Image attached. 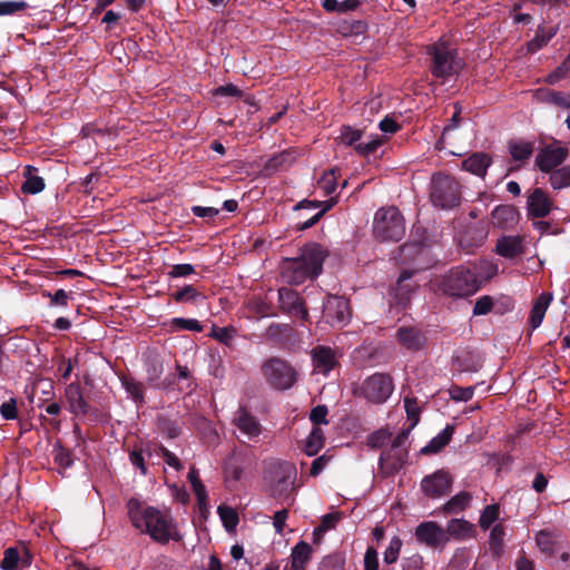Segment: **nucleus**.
Instances as JSON below:
<instances>
[{
    "instance_id": "nucleus-25",
    "label": "nucleus",
    "mask_w": 570,
    "mask_h": 570,
    "mask_svg": "<svg viewBox=\"0 0 570 570\" xmlns=\"http://www.w3.org/2000/svg\"><path fill=\"white\" fill-rule=\"evenodd\" d=\"M478 282V291L483 283L489 282L499 273L498 264L483 259L470 267Z\"/></svg>"
},
{
    "instance_id": "nucleus-61",
    "label": "nucleus",
    "mask_w": 570,
    "mask_h": 570,
    "mask_svg": "<svg viewBox=\"0 0 570 570\" xmlns=\"http://www.w3.org/2000/svg\"><path fill=\"white\" fill-rule=\"evenodd\" d=\"M364 570H379V554L375 548L368 547L364 556Z\"/></svg>"
},
{
    "instance_id": "nucleus-43",
    "label": "nucleus",
    "mask_w": 570,
    "mask_h": 570,
    "mask_svg": "<svg viewBox=\"0 0 570 570\" xmlns=\"http://www.w3.org/2000/svg\"><path fill=\"white\" fill-rule=\"evenodd\" d=\"M500 515V508L498 504H490L484 508L481 513L479 524L483 530H488Z\"/></svg>"
},
{
    "instance_id": "nucleus-4",
    "label": "nucleus",
    "mask_w": 570,
    "mask_h": 570,
    "mask_svg": "<svg viewBox=\"0 0 570 570\" xmlns=\"http://www.w3.org/2000/svg\"><path fill=\"white\" fill-rule=\"evenodd\" d=\"M373 233L382 242H400L405 235L401 212L394 206L380 208L374 215Z\"/></svg>"
},
{
    "instance_id": "nucleus-50",
    "label": "nucleus",
    "mask_w": 570,
    "mask_h": 570,
    "mask_svg": "<svg viewBox=\"0 0 570 570\" xmlns=\"http://www.w3.org/2000/svg\"><path fill=\"white\" fill-rule=\"evenodd\" d=\"M200 296L193 285H186L173 294L174 299L178 303L196 302Z\"/></svg>"
},
{
    "instance_id": "nucleus-10",
    "label": "nucleus",
    "mask_w": 570,
    "mask_h": 570,
    "mask_svg": "<svg viewBox=\"0 0 570 570\" xmlns=\"http://www.w3.org/2000/svg\"><path fill=\"white\" fill-rule=\"evenodd\" d=\"M233 424L236 428V431L238 432V439L242 441L247 440L257 442L259 435L263 432L262 424L259 423L257 417L254 416L244 407H239L235 412L233 417Z\"/></svg>"
},
{
    "instance_id": "nucleus-26",
    "label": "nucleus",
    "mask_w": 570,
    "mask_h": 570,
    "mask_svg": "<svg viewBox=\"0 0 570 570\" xmlns=\"http://www.w3.org/2000/svg\"><path fill=\"white\" fill-rule=\"evenodd\" d=\"M454 428L446 425L441 432H439L430 442L421 449L422 454H435L440 452L452 439Z\"/></svg>"
},
{
    "instance_id": "nucleus-8",
    "label": "nucleus",
    "mask_w": 570,
    "mask_h": 570,
    "mask_svg": "<svg viewBox=\"0 0 570 570\" xmlns=\"http://www.w3.org/2000/svg\"><path fill=\"white\" fill-rule=\"evenodd\" d=\"M267 382L276 390H288L296 382L295 370L284 360L273 357L262 367Z\"/></svg>"
},
{
    "instance_id": "nucleus-62",
    "label": "nucleus",
    "mask_w": 570,
    "mask_h": 570,
    "mask_svg": "<svg viewBox=\"0 0 570 570\" xmlns=\"http://www.w3.org/2000/svg\"><path fill=\"white\" fill-rule=\"evenodd\" d=\"M0 414L4 420H14L17 417V402L10 399L0 406Z\"/></svg>"
},
{
    "instance_id": "nucleus-53",
    "label": "nucleus",
    "mask_w": 570,
    "mask_h": 570,
    "mask_svg": "<svg viewBox=\"0 0 570 570\" xmlns=\"http://www.w3.org/2000/svg\"><path fill=\"white\" fill-rule=\"evenodd\" d=\"M494 305V299L492 296L483 295L475 301L473 307V315H487L491 312Z\"/></svg>"
},
{
    "instance_id": "nucleus-14",
    "label": "nucleus",
    "mask_w": 570,
    "mask_h": 570,
    "mask_svg": "<svg viewBox=\"0 0 570 570\" xmlns=\"http://www.w3.org/2000/svg\"><path fill=\"white\" fill-rule=\"evenodd\" d=\"M414 534L417 542L430 548H436L448 542L446 532L434 521L420 523Z\"/></svg>"
},
{
    "instance_id": "nucleus-6",
    "label": "nucleus",
    "mask_w": 570,
    "mask_h": 570,
    "mask_svg": "<svg viewBox=\"0 0 570 570\" xmlns=\"http://www.w3.org/2000/svg\"><path fill=\"white\" fill-rule=\"evenodd\" d=\"M430 53L433 56L432 73L434 77L448 80L459 73L462 65L454 49L440 42L430 49Z\"/></svg>"
},
{
    "instance_id": "nucleus-13",
    "label": "nucleus",
    "mask_w": 570,
    "mask_h": 570,
    "mask_svg": "<svg viewBox=\"0 0 570 570\" xmlns=\"http://www.w3.org/2000/svg\"><path fill=\"white\" fill-rule=\"evenodd\" d=\"M525 208L529 218H544L550 215L554 204L546 190L535 187L528 191Z\"/></svg>"
},
{
    "instance_id": "nucleus-12",
    "label": "nucleus",
    "mask_w": 570,
    "mask_h": 570,
    "mask_svg": "<svg viewBox=\"0 0 570 570\" xmlns=\"http://www.w3.org/2000/svg\"><path fill=\"white\" fill-rule=\"evenodd\" d=\"M568 155V148L559 145H548L538 151L535 166L542 173H550L559 168V166L566 161Z\"/></svg>"
},
{
    "instance_id": "nucleus-48",
    "label": "nucleus",
    "mask_w": 570,
    "mask_h": 570,
    "mask_svg": "<svg viewBox=\"0 0 570 570\" xmlns=\"http://www.w3.org/2000/svg\"><path fill=\"white\" fill-rule=\"evenodd\" d=\"M224 474L227 483L238 482L243 476V468L230 458L225 463Z\"/></svg>"
},
{
    "instance_id": "nucleus-56",
    "label": "nucleus",
    "mask_w": 570,
    "mask_h": 570,
    "mask_svg": "<svg viewBox=\"0 0 570 570\" xmlns=\"http://www.w3.org/2000/svg\"><path fill=\"white\" fill-rule=\"evenodd\" d=\"M474 394V387L468 386V387H461V386H453L450 390V396L454 401L459 402H468L473 397Z\"/></svg>"
},
{
    "instance_id": "nucleus-58",
    "label": "nucleus",
    "mask_w": 570,
    "mask_h": 570,
    "mask_svg": "<svg viewBox=\"0 0 570 570\" xmlns=\"http://www.w3.org/2000/svg\"><path fill=\"white\" fill-rule=\"evenodd\" d=\"M328 410L325 405H317L312 409L309 413V420L313 422L315 426L321 424H327L328 421L326 419Z\"/></svg>"
},
{
    "instance_id": "nucleus-7",
    "label": "nucleus",
    "mask_w": 570,
    "mask_h": 570,
    "mask_svg": "<svg viewBox=\"0 0 570 570\" xmlns=\"http://www.w3.org/2000/svg\"><path fill=\"white\" fill-rule=\"evenodd\" d=\"M431 202L435 207L451 209L459 205V184L454 178L438 174L432 178Z\"/></svg>"
},
{
    "instance_id": "nucleus-18",
    "label": "nucleus",
    "mask_w": 570,
    "mask_h": 570,
    "mask_svg": "<svg viewBox=\"0 0 570 570\" xmlns=\"http://www.w3.org/2000/svg\"><path fill=\"white\" fill-rule=\"evenodd\" d=\"M336 204V200L334 198H331L326 202H315V200H302L297 205H295V210H303V209H309L315 210L317 208H321L316 214H314L312 217L307 218L306 220L298 224L297 228L299 230H305L314 226L320 218L330 210L334 205Z\"/></svg>"
},
{
    "instance_id": "nucleus-52",
    "label": "nucleus",
    "mask_w": 570,
    "mask_h": 570,
    "mask_svg": "<svg viewBox=\"0 0 570 570\" xmlns=\"http://www.w3.org/2000/svg\"><path fill=\"white\" fill-rule=\"evenodd\" d=\"M392 433L387 430H379L368 436L367 443L371 448H383L390 442Z\"/></svg>"
},
{
    "instance_id": "nucleus-55",
    "label": "nucleus",
    "mask_w": 570,
    "mask_h": 570,
    "mask_svg": "<svg viewBox=\"0 0 570 570\" xmlns=\"http://www.w3.org/2000/svg\"><path fill=\"white\" fill-rule=\"evenodd\" d=\"M28 7L24 1H0V16H11Z\"/></svg>"
},
{
    "instance_id": "nucleus-1",
    "label": "nucleus",
    "mask_w": 570,
    "mask_h": 570,
    "mask_svg": "<svg viewBox=\"0 0 570 570\" xmlns=\"http://www.w3.org/2000/svg\"><path fill=\"white\" fill-rule=\"evenodd\" d=\"M127 514L136 530L148 534L156 542L166 543L180 538L168 511L159 510L137 498H131L127 502Z\"/></svg>"
},
{
    "instance_id": "nucleus-60",
    "label": "nucleus",
    "mask_w": 570,
    "mask_h": 570,
    "mask_svg": "<svg viewBox=\"0 0 570 570\" xmlns=\"http://www.w3.org/2000/svg\"><path fill=\"white\" fill-rule=\"evenodd\" d=\"M195 273V267L191 264H176L168 272V276L173 278L186 277Z\"/></svg>"
},
{
    "instance_id": "nucleus-40",
    "label": "nucleus",
    "mask_w": 570,
    "mask_h": 570,
    "mask_svg": "<svg viewBox=\"0 0 570 570\" xmlns=\"http://www.w3.org/2000/svg\"><path fill=\"white\" fill-rule=\"evenodd\" d=\"M504 529L502 524H495L490 532L489 546L494 556H500L503 551Z\"/></svg>"
},
{
    "instance_id": "nucleus-11",
    "label": "nucleus",
    "mask_w": 570,
    "mask_h": 570,
    "mask_svg": "<svg viewBox=\"0 0 570 570\" xmlns=\"http://www.w3.org/2000/svg\"><path fill=\"white\" fill-rule=\"evenodd\" d=\"M323 315L332 326H344L351 318L348 303L344 297L330 295L323 304Z\"/></svg>"
},
{
    "instance_id": "nucleus-22",
    "label": "nucleus",
    "mask_w": 570,
    "mask_h": 570,
    "mask_svg": "<svg viewBox=\"0 0 570 570\" xmlns=\"http://www.w3.org/2000/svg\"><path fill=\"white\" fill-rule=\"evenodd\" d=\"M552 299L553 296L551 293L543 292L534 301L529 316V325L532 331L537 330L542 324Z\"/></svg>"
},
{
    "instance_id": "nucleus-44",
    "label": "nucleus",
    "mask_w": 570,
    "mask_h": 570,
    "mask_svg": "<svg viewBox=\"0 0 570 570\" xmlns=\"http://www.w3.org/2000/svg\"><path fill=\"white\" fill-rule=\"evenodd\" d=\"M539 95L540 98L547 102L563 108H570V95H564L560 91H542L539 92Z\"/></svg>"
},
{
    "instance_id": "nucleus-42",
    "label": "nucleus",
    "mask_w": 570,
    "mask_h": 570,
    "mask_svg": "<svg viewBox=\"0 0 570 570\" xmlns=\"http://www.w3.org/2000/svg\"><path fill=\"white\" fill-rule=\"evenodd\" d=\"M362 137V131L358 129H355L351 126H343L341 128L340 135L337 139L344 146H353L355 148V145L358 144Z\"/></svg>"
},
{
    "instance_id": "nucleus-21",
    "label": "nucleus",
    "mask_w": 570,
    "mask_h": 570,
    "mask_svg": "<svg viewBox=\"0 0 570 570\" xmlns=\"http://www.w3.org/2000/svg\"><path fill=\"white\" fill-rule=\"evenodd\" d=\"M524 250L521 236H502L497 240L495 252L498 255L512 259Z\"/></svg>"
},
{
    "instance_id": "nucleus-2",
    "label": "nucleus",
    "mask_w": 570,
    "mask_h": 570,
    "mask_svg": "<svg viewBox=\"0 0 570 570\" xmlns=\"http://www.w3.org/2000/svg\"><path fill=\"white\" fill-rule=\"evenodd\" d=\"M325 252L320 244L304 246L301 255L287 258L282 265V277L288 284H302L308 278L318 276L323 268Z\"/></svg>"
},
{
    "instance_id": "nucleus-30",
    "label": "nucleus",
    "mask_w": 570,
    "mask_h": 570,
    "mask_svg": "<svg viewBox=\"0 0 570 570\" xmlns=\"http://www.w3.org/2000/svg\"><path fill=\"white\" fill-rule=\"evenodd\" d=\"M37 169L31 166H27L23 171L24 181L22 184V191L24 194L36 195L45 189V180L38 176Z\"/></svg>"
},
{
    "instance_id": "nucleus-28",
    "label": "nucleus",
    "mask_w": 570,
    "mask_h": 570,
    "mask_svg": "<svg viewBox=\"0 0 570 570\" xmlns=\"http://www.w3.org/2000/svg\"><path fill=\"white\" fill-rule=\"evenodd\" d=\"M491 161L485 154L476 153L463 161V168L476 176L484 177Z\"/></svg>"
},
{
    "instance_id": "nucleus-23",
    "label": "nucleus",
    "mask_w": 570,
    "mask_h": 570,
    "mask_svg": "<svg viewBox=\"0 0 570 570\" xmlns=\"http://www.w3.org/2000/svg\"><path fill=\"white\" fill-rule=\"evenodd\" d=\"M65 395L69 411L75 415H85L88 412V404L82 395L79 384L71 383L66 387Z\"/></svg>"
},
{
    "instance_id": "nucleus-36",
    "label": "nucleus",
    "mask_w": 570,
    "mask_h": 570,
    "mask_svg": "<svg viewBox=\"0 0 570 570\" xmlns=\"http://www.w3.org/2000/svg\"><path fill=\"white\" fill-rule=\"evenodd\" d=\"M472 500L469 492H460L452 497L443 507L448 513H459L466 509Z\"/></svg>"
},
{
    "instance_id": "nucleus-27",
    "label": "nucleus",
    "mask_w": 570,
    "mask_h": 570,
    "mask_svg": "<svg viewBox=\"0 0 570 570\" xmlns=\"http://www.w3.org/2000/svg\"><path fill=\"white\" fill-rule=\"evenodd\" d=\"M446 535H451L458 540L470 539L473 537V525L464 519H452L446 525Z\"/></svg>"
},
{
    "instance_id": "nucleus-20",
    "label": "nucleus",
    "mask_w": 570,
    "mask_h": 570,
    "mask_svg": "<svg viewBox=\"0 0 570 570\" xmlns=\"http://www.w3.org/2000/svg\"><path fill=\"white\" fill-rule=\"evenodd\" d=\"M493 226L510 229L519 222V212L511 205L497 206L491 214Z\"/></svg>"
},
{
    "instance_id": "nucleus-34",
    "label": "nucleus",
    "mask_w": 570,
    "mask_h": 570,
    "mask_svg": "<svg viewBox=\"0 0 570 570\" xmlns=\"http://www.w3.org/2000/svg\"><path fill=\"white\" fill-rule=\"evenodd\" d=\"M557 28H539L533 39L528 42V50L530 52H537L541 48L548 45V42L556 36Z\"/></svg>"
},
{
    "instance_id": "nucleus-33",
    "label": "nucleus",
    "mask_w": 570,
    "mask_h": 570,
    "mask_svg": "<svg viewBox=\"0 0 570 570\" xmlns=\"http://www.w3.org/2000/svg\"><path fill=\"white\" fill-rule=\"evenodd\" d=\"M121 386L125 389L128 396L136 403L140 404L144 402V386L142 383L137 382L132 377L122 376L120 377Z\"/></svg>"
},
{
    "instance_id": "nucleus-9",
    "label": "nucleus",
    "mask_w": 570,
    "mask_h": 570,
    "mask_svg": "<svg viewBox=\"0 0 570 570\" xmlns=\"http://www.w3.org/2000/svg\"><path fill=\"white\" fill-rule=\"evenodd\" d=\"M296 478L297 471L292 463H279L275 473V482L272 488L273 495L275 498L288 500L289 503H292L294 501L292 498V492L295 488Z\"/></svg>"
},
{
    "instance_id": "nucleus-16",
    "label": "nucleus",
    "mask_w": 570,
    "mask_h": 570,
    "mask_svg": "<svg viewBox=\"0 0 570 570\" xmlns=\"http://www.w3.org/2000/svg\"><path fill=\"white\" fill-rule=\"evenodd\" d=\"M423 492L432 498H440L451 488V478L448 472L439 470L425 476L421 483Z\"/></svg>"
},
{
    "instance_id": "nucleus-51",
    "label": "nucleus",
    "mask_w": 570,
    "mask_h": 570,
    "mask_svg": "<svg viewBox=\"0 0 570 570\" xmlns=\"http://www.w3.org/2000/svg\"><path fill=\"white\" fill-rule=\"evenodd\" d=\"M342 514L340 512L327 513L322 518L321 524L315 529L314 533H325L336 527L341 520Z\"/></svg>"
},
{
    "instance_id": "nucleus-37",
    "label": "nucleus",
    "mask_w": 570,
    "mask_h": 570,
    "mask_svg": "<svg viewBox=\"0 0 570 570\" xmlns=\"http://www.w3.org/2000/svg\"><path fill=\"white\" fill-rule=\"evenodd\" d=\"M169 327L173 332L189 331L199 333L203 331V325L196 318L174 317L169 322Z\"/></svg>"
},
{
    "instance_id": "nucleus-17",
    "label": "nucleus",
    "mask_w": 570,
    "mask_h": 570,
    "mask_svg": "<svg viewBox=\"0 0 570 570\" xmlns=\"http://www.w3.org/2000/svg\"><path fill=\"white\" fill-rule=\"evenodd\" d=\"M407 459L406 449L390 448L382 452L380 456V468L385 475H392L399 472Z\"/></svg>"
},
{
    "instance_id": "nucleus-38",
    "label": "nucleus",
    "mask_w": 570,
    "mask_h": 570,
    "mask_svg": "<svg viewBox=\"0 0 570 570\" xmlns=\"http://www.w3.org/2000/svg\"><path fill=\"white\" fill-rule=\"evenodd\" d=\"M217 513L228 532H232L236 529L238 524V514L234 508L222 504L217 508Z\"/></svg>"
},
{
    "instance_id": "nucleus-15",
    "label": "nucleus",
    "mask_w": 570,
    "mask_h": 570,
    "mask_svg": "<svg viewBox=\"0 0 570 570\" xmlns=\"http://www.w3.org/2000/svg\"><path fill=\"white\" fill-rule=\"evenodd\" d=\"M314 371L328 375L337 364V352L330 346L317 345L311 351Z\"/></svg>"
},
{
    "instance_id": "nucleus-49",
    "label": "nucleus",
    "mask_w": 570,
    "mask_h": 570,
    "mask_svg": "<svg viewBox=\"0 0 570 570\" xmlns=\"http://www.w3.org/2000/svg\"><path fill=\"white\" fill-rule=\"evenodd\" d=\"M404 407L407 419L411 421L410 429H414L420 421V406L417 401L412 397H405Z\"/></svg>"
},
{
    "instance_id": "nucleus-47",
    "label": "nucleus",
    "mask_w": 570,
    "mask_h": 570,
    "mask_svg": "<svg viewBox=\"0 0 570 570\" xmlns=\"http://www.w3.org/2000/svg\"><path fill=\"white\" fill-rule=\"evenodd\" d=\"M210 336L225 345H230L236 336V330L232 326H213Z\"/></svg>"
},
{
    "instance_id": "nucleus-64",
    "label": "nucleus",
    "mask_w": 570,
    "mask_h": 570,
    "mask_svg": "<svg viewBox=\"0 0 570 570\" xmlns=\"http://www.w3.org/2000/svg\"><path fill=\"white\" fill-rule=\"evenodd\" d=\"M159 452H160V456L164 459L165 463L168 466L175 469L176 471H179L183 468L179 459L174 453H171L169 450H167L164 446H160Z\"/></svg>"
},
{
    "instance_id": "nucleus-35",
    "label": "nucleus",
    "mask_w": 570,
    "mask_h": 570,
    "mask_svg": "<svg viewBox=\"0 0 570 570\" xmlns=\"http://www.w3.org/2000/svg\"><path fill=\"white\" fill-rule=\"evenodd\" d=\"M549 181L556 190L570 187V166H563L550 171Z\"/></svg>"
},
{
    "instance_id": "nucleus-24",
    "label": "nucleus",
    "mask_w": 570,
    "mask_h": 570,
    "mask_svg": "<svg viewBox=\"0 0 570 570\" xmlns=\"http://www.w3.org/2000/svg\"><path fill=\"white\" fill-rule=\"evenodd\" d=\"M399 342L407 350H420L425 342L423 334L415 327H400L397 330Z\"/></svg>"
},
{
    "instance_id": "nucleus-39",
    "label": "nucleus",
    "mask_w": 570,
    "mask_h": 570,
    "mask_svg": "<svg viewBox=\"0 0 570 570\" xmlns=\"http://www.w3.org/2000/svg\"><path fill=\"white\" fill-rule=\"evenodd\" d=\"M509 150L514 160H525L533 153V145L530 141L519 140L509 145Z\"/></svg>"
},
{
    "instance_id": "nucleus-19",
    "label": "nucleus",
    "mask_w": 570,
    "mask_h": 570,
    "mask_svg": "<svg viewBox=\"0 0 570 570\" xmlns=\"http://www.w3.org/2000/svg\"><path fill=\"white\" fill-rule=\"evenodd\" d=\"M278 299L281 308L296 317L305 320L307 317V311L301 303L296 292L289 288L278 289Z\"/></svg>"
},
{
    "instance_id": "nucleus-29",
    "label": "nucleus",
    "mask_w": 570,
    "mask_h": 570,
    "mask_svg": "<svg viewBox=\"0 0 570 570\" xmlns=\"http://www.w3.org/2000/svg\"><path fill=\"white\" fill-rule=\"evenodd\" d=\"M539 549L548 556H559L562 550L561 543L557 537L548 531H540L535 537Z\"/></svg>"
},
{
    "instance_id": "nucleus-32",
    "label": "nucleus",
    "mask_w": 570,
    "mask_h": 570,
    "mask_svg": "<svg viewBox=\"0 0 570 570\" xmlns=\"http://www.w3.org/2000/svg\"><path fill=\"white\" fill-rule=\"evenodd\" d=\"M312 548L311 546L305 541H299L293 549H292V568L294 570L302 569L304 564L308 561L311 558Z\"/></svg>"
},
{
    "instance_id": "nucleus-59",
    "label": "nucleus",
    "mask_w": 570,
    "mask_h": 570,
    "mask_svg": "<svg viewBox=\"0 0 570 570\" xmlns=\"http://www.w3.org/2000/svg\"><path fill=\"white\" fill-rule=\"evenodd\" d=\"M380 145H381L380 139L372 138L368 141H358V144L355 145V150L361 156H367V155L374 153Z\"/></svg>"
},
{
    "instance_id": "nucleus-57",
    "label": "nucleus",
    "mask_w": 570,
    "mask_h": 570,
    "mask_svg": "<svg viewBox=\"0 0 570 570\" xmlns=\"http://www.w3.org/2000/svg\"><path fill=\"white\" fill-rule=\"evenodd\" d=\"M412 277V273L411 272H403L400 276H399V279H397V284H396V288H395V292H396V296L400 297L399 301L400 303L404 304L405 301L409 299V296H407V293H409V289L406 288V286L404 285V283L406 281H409L410 278Z\"/></svg>"
},
{
    "instance_id": "nucleus-5",
    "label": "nucleus",
    "mask_w": 570,
    "mask_h": 570,
    "mask_svg": "<svg viewBox=\"0 0 570 570\" xmlns=\"http://www.w3.org/2000/svg\"><path fill=\"white\" fill-rule=\"evenodd\" d=\"M393 391V380L385 373H374L353 389L355 396L362 397L373 404L385 403Z\"/></svg>"
},
{
    "instance_id": "nucleus-45",
    "label": "nucleus",
    "mask_w": 570,
    "mask_h": 570,
    "mask_svg": "<svg viewBox=\"0 0 570 570\" xmlns=\"http://www.w3.org/2000/svg\"><path fill=\"white\" fill-rule=\"evenodd\" d=\"M402 546L403 542L399 537L395 535L391 539L383 553V560L386 564H393L397 561Z\"/></svg>"
},
{
    "instance_id": "nucleus-54",
    "label": "nucleus",
    "mask_w": 570,
    "mask_h": 570,
    "mask_svg": "<svg viewBox=\"0 0 570 570\" xmlns=\"http://www.w3.org/2000/svg\"><path fill=\"white\" fill-rule=\"evenodd\" d=\"M53 459L55 462L62 469H67L72 464L71 453L61 445L55 446Z\"/></svg>"
},
{
    "instance_id": "nucleus-31",
    "label": "nucleus",
    "mask_w": 570,
    "mask_h": 570,
    "mask_svg": "<svg viewBox=\"0 0 570 570\" xmlns=\"http://www.w3.org/2000/svg\"><path fill=\"white\" fill-rule=\"evenodd\" d=\"M324 431L320 426H314L304 443V452L306 455H316L324 446Z\"/></svg>"
},
{
    "instance_id": "nucleus-41",
    "label": "nucleus",
    "mask_w": 570,
    "mask_h": 570,
    "mask_svg": "<svg viewBox=\"0 0 570 570\" xmlns=\"http://www.w3.org/2000/svg\"><path fill=\"white\" fill-rule=\"evenodd\" d=\"M338 169H331L322 175L318 180V187L325 195H331L337 187Z\"/></svg>"
},
{
    "instance_id": "nucleus-63",
    "label": "nucleus",
    "mask_w": 570,
    "mask_h": 570,
    "mask_svg": "<svg viewBox=\"0 0 570 570\" xmlns=\"http://www.w3.org/2000/svg\"><path fill=\"white\" fill-rule=\"evenodd\" d=\"M147 377L150 382L158 380L163 373V364L157 360H150L146 364Z\"/></svg>"
},
{
    "instance_id": "nucleus-46",
    "label": "nucleus",
    "mask_w": 570,
    "mask_h": 570,
    "mask_svg": "<svg viewBox=\"0 0 570 570\" xmlns=\"http://www.w3.org/2000/svg\"><path fill=\"white\" fill-rule=\"evenodd\" d=\"M21 562L20 554L17 548H8L3 553V559L0 563L2 570H19Z\"/></svg>"
},
{
    "instance_id": "nucleus-3",
    "label": "nucleus",
    "mask_w": 570,
    "mask_h": 570,
    "mask_svg": "<svg viewBox=\"0 0 570 570\" xmlns=\"http://www.w3.org/2000/svg\"><path fill=\"white\" fill-rule=\"evenodd\" d=\"M436 288L450 297H466L478 292V282L470 267L458 266L436 282Z\"/></svg>"
}]
</instances>
